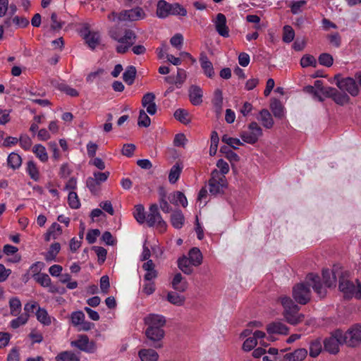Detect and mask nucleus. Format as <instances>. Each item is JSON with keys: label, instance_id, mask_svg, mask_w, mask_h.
I'll return each mask as SVG.
<instances>
[{"label": "nucleus", "instance_id": "f257e3e1", "mask_svg": "<svg viewBox=\"0 0 361 361\" xmlns=\"http://www.w3.org/2000/svg\"><path fill=\"white\" fill-rule=\"evenodd\" d=\"M109 36L115 41L121 43L116 47L118 54H125L135 43L137 36L130 29L123 28L119 25L112 27L109 31Z\"/></svg>", "mask_w": 361, "mask_h": 361}, {"label": "nucleus", "instance_id": "f03ea898", "mask_svg": "<svg viewBox=\"0 0 361 361\" xmlns=\"http://www.w3.org/2000/svg\"><path fill=\"white\" fill-rule=\"evenodd\" d=\"M338 288L345 298H361V283L356 279L353 281L347 271L342 270L338 280Z\"/></svg>", "mask_w": 361, "mask_h": 361}, {"label": "nucleus", "instance_id": "7ed1b4c3", "mask_svg": "<svg viewBox=\"0 0 361 361\" xmlns=\"http://www.w3.org/2000/svg\"><path fill=\"white\" fill-rule=\"evenodd\" d=\"M279 300L284 308L283 316L288 323L296 325L303 321L304 315L298 313L300 307L290 297L281 296Z\"/></svg>", "mask_w": 361, "mask_h": 361}, {"label": "nucleus", "instance_id": "20e7f679", "mask_svg": "<svg viewBox=\"0 0 361 361\" xmlns=\"http://www.w3.org/2000/svg\"><path fill=\"white\" fill-rule=\"evenodd\" d=\"M334 81L342 92H347L353 97H356L359 94L358 86L353 78H342L340 74H336L334 77Z\"/></svg>", "mask_w": 361, "mask_h": 361}, {"label": "nucleus", "instance_id": "39448f33", "mask_svg": "<svg viewBox=\"0 0 361 361\" xmlns=\"http://www.w3.org/2000/svg\"><path fill=\"white\" fill-rule=\"evenodd\" d=\"M146 222L149 227L156 226L161 232L166 230V223L163 220L156 204L150 206Z\"/></svg>", "mask_w": 361, "mask_h": 361}, {"label": "nucleus", "instance_id": "423d86ee", "mask_svg": "<svg viewBox=\"0 0 361 361\" xmlns=\"http://www.w3.org/2000/svg\"><path fill=\"white\" fill-rule=\"evenodd\" d=\"M293 297L295 302L300 305L307 304L311 298V291L308 283H300L295 285L292 291Z\"/></svg>", "mask_w": 361, "mask_h": 361}, {"label": "nucleus", "instance_id": "0eeeda50", "mask_svg": "<svg viewBox=\"0 0 361 361\" xmlns=\"http://www.w3.org/2000/svg\"><path fill=\"white\" fill-rule=\"evenodd\" d=\"M262 135V130L257 123L253 121L248 126V130L243 131L240 133L242 140L248 144L253 145L257 142Z\"/></svg>", "mask_w": 361, "mask_h": 361}, {"label": "nucleus", "instance_id": "6e6552de", "mask_svg": "<svg viewBox=\"0 0 361 361\" xmlns=\"http://www.w3.org/2000/svg\"><path fill=\"white\" fill-rule=\"evenodd\" d=\"M345 344L343 338V331H335L331 337L326 338L324 341V349L331 354H336L338 352L339 345Z\"/></svg>", "mask_w": 361, "mask_h": 361}, {"label": "nucleus", "instance_id": "1a4fd4ad", "mask_svg": "<svg viewBox=\"0 0 361 361\" xmlns=\"http://www.w3.org/2000/svg\"><path fill=\"white\" fill-rule=\"evenodd\" d=\"M343 338L345 344L350 347H355L361 343V324H356L343 332Z\"/></svg>", "mask_w": 361, "mask_h": 361}, {"label": "nucleus", "instance_id": "9d476101", "mask_svg": "<svg viewBox=\"0 0 361 361\" xmlns=\"http://www.w3.org/2000/svg\"><path fill=\"white\" fill-rule=\"evenodd\" d=\"M145 336L148 341H151L152 343H145L147 345H151L156 348L161 347V341L164 337V331L163 329L159 328H147L145 330Z\"/></svg>", "mask_w": 361, "mask_h": 361}, {"label": "nucleus", "instance_id": "9b49d317", "mask_svg": "<svg viewBox=\"0 0 361 361\" xmlns=\"http://www.w3.org/2000/svg\"><path fill=\"white\" fill-rule=\"evenodd\" d=\"M225 186V177L221 176L217 170L212 173V178L209 180V190L211 194L217 195L223 192Z\"/></svg>", "mask_w": 361, "mask_h": 361}, {"label": "nucleus", "instance_id": "f8f14e48", "mask_svg": "<svg viewBox=\"0 0 361 361\" xmlns=\"http://www.w3.org/2000/svg\"><path fill=\"white\" fill-rule=\"evenodd\" d=\"M145 13L140 7H136L130 10H125L119 13L118 20L119 21H135L143 19L145 17Z\"/></svg>", "mask_w": 361, "mask_h": 361}, {"label": "nucleus", "instance_id": "ddd939ff", "mask_svg": "<svg viewBox=\"0 0 361 361\" xmlns=\"http://www.w3.org/2000/svg\"><path fill=\"white\" fill-rule=\"evenodd\" d=\"M306 283H308V286H312L314 292L321 298H324L326 295V289L321 281L320 277L314 274L310 273L306 276Z\"/></svg>", "mask_w": 361, "mask_h": 361}, {"label": "nucleus", "instance_id": "4468645a", "mask_svg": "<svg viewBox=\"0 0 361 361\" xmlns=\"http://www.w3.org/2000/svg\"><path fill=\"white\" fill-rule=\"evenodd\" d=\"M342 269L334 266L331 271L325 269L322 271V278L326 287L331 288L336 286V279H339L340 273L342 272Z\"/></svg>", "mask_w": 361, "mask_h": 361}, {"label": "nucleus", "instance_id": "2eb2a0df", "mask_svg": "<svg viewBox=\"0 0 361 361\" xmlns=\"http://www.w3.org/2000/svg\"><path fill=\"white\" fill-rule=\"evenodd\" d=\"M328 92H326V97L331 98L337 104L343 106L350 102L349 96L344 92H339L334 87L328 89Z\"/></svg>", "mask_w": 361, "mask_h": 361}, {"label": "nucleus", "instance_id": "dca6fc26", "mask_svg": "<svg viewBox=\"0 0 361 361\" xmlns=\"http://www.w3.org/2000/svg\"><path fill=\"white\" fill-rule=\"evenodd\" d=\"M71 345L87 353L94 352L95 348L92 342H90L86 335H80L76 341L71 342Z\"/></svg>", "mask_w": 361, "mask_h": 361}, {"label": "nucleus", "instance_id": "f3484780", "mask_svg": "<svg viewBox=\"0 0 361 361\" xmlns=\"http://www.w3.org/2000/svg\"><path fill=\"white\" fill-rule=\"evenodd\" d=\"M215 28L218 34L224 37L229 36V29L226 25V18L223 13H218L214 20Z\"/></svg>", "mask_w": 361, "mask_h": 361}, {"label": "nucleus", "instance_id": "a211bd4d", "mask_svg": "<svg viewBox=\"0 0 361 361\" xmlns=\"http://www.w3.org/2000/svg\"><path fill=\"white\" fill-rule=\"evenodd\" d=\"M155 94L152 92L145 94L142 99V105L146 108L147 111L150 115H154L157 113V105L155 104Z\"/></svg>", "mask_w": 361, "mask_h": 361}, {"label": "nucleus", "instance_id": "6ab92c4d", "mask_svg": "<svg viewBox=\"0 0 361 361\" xmlns=\"http://www.w3.org/2000/svg\"><path fill=\"white\" fill-rule=\"evenodd\" d=\"M145 322L148 326V328L163 329L166 324V319L161 315L152 314L145 317Z\"/></svg>", "mask_w": 361, "mask_h": 361}, {"label": "nucleus", "instance_id": "aec40b11", "mask_svg": "<svg viewBox=\"0 0 361 361\" xmlns=\"http://www.w3.org/2000/svg\"><path fill=\"white\" fill-rule=\"evenodd\" d=\"M267 331L269 334H288V328L281 322H276L269 324L267 326Z\"/></svg>", "mask_w": 361, "mask_h": 361}, {"label": "nucleus", "instance_id": "412c9836", "mask_svg": "<svg viewBox=\"0 0 361 361\" xmlns=\"http://www.w3.org/2000/svg\"><path fill=\"white\" fill-rule=\"evenodd\" d=\"M189 97L191 103L197 106L202 102V89L196 85H192L189 90Z\"/></svg>", "mask_w": 361, "mask_h": 361}, {"label": "nucleus", "instance_id": "4be33fe9", "mask_svg": "<svg viewBox=\"0 0 361 361\" xmlns=\"http://www.w3.org/2000/svg\"><path fill=\"white\" fill-rule=\"evenodd\" d=\"M142 269L146 271L144 279L146 281H150L157 277V271L152 260L149 259L142 264Z\"/></svg>", "mask_w": 361, "mask_h": 361}, {"label": "nucleus", "instance_id": "5701e85b", "mask_svg": "<svg viewBox=\"0 0 361 361\" xmlns=\"http://www.w3.org/2000/svg\"><path fill=\"white\" fill-rule=\"evenodd\" d=\"M200 62L204 73L209 78L214 77V71L213 65L205 54H201Z\"/></svg>", "mask_w": 361, "mask_h": 361}, {"label": "nucleus", "instance_id": "b1692460", "mask_svg": "<svg viewBox=\"0 0 361 361\" xmlns=\"http://www.w3.org/2000/svg\"><path fill=\"white\" fill-rule=\"evenodd\" d=\"M188 259L191 265L198 267L202 263L203 257L197 247H192L188 252Z\"/></svg>", "mask_w": 361, "mask_h": 361}, {"label": "nucleus", "instance_id": "393cba45", "mask_svg": "<svg viewBox=\"0 0 361 361\" xmlns=\"http://www.w3.org/2000/svg\"><path fill=\"white\" fill-rule=\"evenodd\" d=\"M185 222V217L183 212L180 209H176L173 212L171 215V225L176 229H180L183 227Z\"/></svg>", "mask_w": 361, "mask_h": 361}, {"label": "nucleus", "instance_id": "a878e982", "mask_svg": "<svg viewBox=\"0 0 361 361\" xmlns=\"http://www.w3.org/2000/svg\"><path fill=\"white\" fill-rule=\"evenodd\" d=\"M171 4L164 0H160L157 3V16L160 18H165L170 15Z\"/></svg>", "mask_w": 361, "mask_h": 361}, {"label": "nucleus", "instance_id": "bb28decb", "mask_svg": "<svg viewBox=\"0 0 361 361\" xmlns=\"http://www.w3.org/2000/svg\"><path fill=\"white\" fill-rule=\"evenodd\" d=\"M138 355L142 361H157L159 358L158 353L153 349H141Z\"/></svg>", "mask_w": 361, "mask_h": 361}, {"label": "nucleus", "instance_id": "cd10ccee", "mask_svg": "<svg viewBox=\"0 0 361 361\" xmlns=\"http://www.w3.org/2000/svg\"><path fill=\"white\" fill-rule=\"evenodd\" d=\"M170 202L174 205L181 204L183 207L188 205V200L185 195L180 191H176L169 197Z\"/></svg>", "mask_w": 361, "mask_h": 361}, {"label": "nucleus", "instance_id": "c85d7f7f", "mask_svg": "<svg viewBox=\"0 0 361 361\" xmlns=\"http://www.w3.org/2000/svg\"><path fill=\"white\" fill-rule=\"evenodd\" d=\"M307 354V352L305 348H299L293 353L286 354L284 358L288 361H302Z\"/></svg>", "mask_w": 361, "mask_h": 361}, {"label": "nucleus", "instance_id": "c756f323", "mask_svg": "<svg viewBox=\"0 0 361 361\" xmlns=\"http://www.w3.org/2000/svg\"><path fill=\"white\" fill-rule=\"evenodd\" d=\"M172 287L178 292H184L188 288V282L186 281H183L181 274L178 273L173 277Z\"/></svg>", "mask_w": 361, "mask_h": 361}, {"label": "nucleus", "instance_id": "7c9ffc66", "mask_svg": "<svg viewBox=\"0 0 361 361\" xmlns=\"http://www.w3.org/2000/svg\"><path fill=\"white\" fill-rule=\"evenodd\" d=\"M257 118L262 122V125L266 128L269 129L272 128L274 125V121L271 114L267 109H264L261 110L259 112V117Z\"/></svg>", "mask_w": 361, "mask_h": 361}, {"label": "nucleus", "instance_id": "2f4dec72", "mask_svg": "<svg viewBox=\"0 0 361 361\" xmlns=\"http://www.w3.org/2000/svg\"><path fill=\"white\" fill-rule=\"evenodd\" d=\"M137 74L136 68L134 66H128L123 74V80L129 85L133 84Z\"/></svg>", "mask_w": 361, "mask_h": 361}, {"label": "nucleus", "instance_id": "473e14b6", "mask_svg": "<svg viewBox=\"0 0 361 361\" xmlns=\"http://www.w3.org/2000/svg\"><path fill=\"white\" fill-rule=\"evenodd\" d=\"M37 319L42 324L49 326L51 323V318L44 308L38 307L36 312Z\"/></svg>", "mask_w": 361, "mask_h": 361}, {"label": "nucleus", "instance_id": "72a5a7b5", "mask_svg": "<svg viewBox=\"0 0 361 361\" xmlns=\"http://www.w3.org/2000/svg\"><path fill=\"white\" fill-rule=\"evenodd\" d=\"M270 108L276 118H281L283 116V107L279 100L271 99Z\"/></svg>", "mask_w": 361, "mask_h": 361}, {"label": "nucleus", "instance_id": "f704fd0d", "mask_svg": "<svg viewBox=\"0 0 361 361\" xmlns=\"http://www.w3.org/2000/svg\"><path fill=\"white\" fill-rule=\"evenodd\" d=\"M189 259L183 256L178 260V268L185 274H191L193 271L192 267L190 266Z\"/></svg>", "mask_w": 361, "mask_h": 361}, {"label": "nucleus", "instance_id": "c9c22d12", "mask_svg": "<svg viewBox=\"0 0 361 361\" xmlns=\"http://www.w3.org/2000/svg\"><path fill=\"white\" fill-rule=\"evenodd\" d=\"M167 300L176 306H182L185 301V298L176 292H169L167 295Z\"/></svg>", "mask_w": 361, "mask_h": 361}, {"label": "nucleus", "instance_id": "e433bc0d", "mask_svg": "<svg viewBox=\"0 0 361 361\" xmlns=\"http://www.w3.org/2000/svg\"><path fill=\"white\" fill-rule=\"evenodd\" d=\"M21 302L18 298L13 297L9 300V307L12 316L18 315L21 311Z\"/></svg>", "mask_w": 361, "mask_h": 361}, {"label": "nucleus", "instance_id": "4c0bfd02", "mask_svg": "<svg viewBox=\"0 0 361 361\" xmlns=\"http://www.w3.org/2000/svg\"><path fill=\"white\" fill-rule=\"evenodd\" d=\"M183 167L178 163L173 165L169 172V180L171 183H175L178 180Z\"/></svg>", "mask_w": 361, "mask_h": 361}, {"label": "nucleus", "instance_id": "58836bf2", "mask_svg": "<svg viewBox=\"0 0 361 361\" xmlns=\"http://www.w3.org/2000/svg\"><path fill=\"white\" fill-rule=\"evenodd\" d=\"M133 215L139 224H144L147 220L145 208L142 204L135 205Z\"/></svg>", "mask_w": 361, "mask_h": 361}, {"label": "nucleus", "instance_id": "ea45409f", "mask_svg": "<svg viewBox=\"0 0 361 361\" xmlns=\"http://www.w3.org/2000/svg\"><path fill=\"white\" fill-rule=\"evenodd\" d=\"M60 250L61 245L59 243H54L51 244L49 251L45 255L46 261L49 262L54 260Z\"/></svg>", "mask_w": 361, "mask_h": 361}, {"label": "nucleus", "instance_id": "a19ab883", "mask_svg": "<svg viewBox=\"0 0 361 361\" xmlns=\"http://www.w3.org/2000/svg\"><path fill=\"white\" fill-rule=\"evenodd\" d=\"M85 40L87 46L93 50L100 44V35L98 32H93Z\"/></svg>", "mask_w": 361, "mask_h": 361}, {"label": "nucleus", "instance_id": "79ce46f5", "mask_svg": "<svg viewBox=\"0 0 361 361\" xmlns=\"http://www.w3.org/2000/svg\"><path fill=\"white\" fill-rule=\"evenodd\" d=\"M56 361H80L79 357L70 351L62 352L56 357Z\"/></svg>", "mask_w": 361, "mask_h": 361}, {"label": "nucleus", "instance_id": "37998d69", "mask_svg": "<svg viewBox=\"0 0 361 361\" xmlns=\"http://www.w3.org/2000/svg\"><path fill=\"white\" fill-rule=\"evenodd\" d=\"M8 165L13 169H18L22 163L21 157L19 154L15 152L11 153L8 157Z\"/></svg>", "mask_w": 361, "mask_h": 361}, {"label": "nucleus", "instance_id": "c03bdc74", "mask_svg": "<svg viewBox=\"0 0 361 361\" xmlns=\"http://www.w3.org/2000/svg\"><path fill=\"white\" fill-rule=\"evenodd\" d=\"M175 118L180 123L187 124L190 122L188 112L183 109H177L173 114Z\"/></svg>", "mask_w": 361, "mask_h": 361}, {"label": "nucleus", "instance_id": "a18cd8bd", "mask_svg": "<svg viewBox=\"0 0 361 361\" xmlns=\"http://www.w3.org/2000/svg\"><path fill=\"white\" fill-rule=\"evenodd\" d=\"M32 151L42 161L46 162L48 160V154L46 149L42 145H35L33 147Z\"/></svg>", "mask_w": 361, "mask_h": 361}, {"label": "nucleus", "instance_id": "49530a36", "mask_svg": "<svg viewBox=\"0 0 361 361\" xmlns=\"http://www.w3.org/2000/svg\"><path fill=\"white\" fill-rule=\"evenodd\" d=\"M27 171L29 173L30 178L35 181H37L39 178V171L37 168L36 164L33 161H29L27 164Z\"/></svg>", "mask_w": 361, "mask_h": 361}, {"label": "nucleus", "instance_id": "de8ad7c7", "mask_svg": "<svg viewBox=\"0 0 361 361\" xmlns=\"http://www.w3.org/2000/svg\"><path fill=\"white\" fill-rule=\"evenodd\" d=\"M29 317L30 315L27 314H21L17 318L11 322V326L13 329H17L19 326L25 324L27 322Z\"/></svg>", "mask_w": 361, "mask_h": 361}, {"label": "nucleus", "instance_id": "09e8293b", "mask_svg": "<svg viewBox=\"0 0 361 361\" xmlns=\"http://www.w3.org/2000/svg\"><path fill=\"white\" fill-rule=\"evenodd\" d=\"M317 64V63L316 59L310 54L304 55L300 59V65L303 68L308 66L316 67Z\"/></svg>", "mask_w": 361, "mask_h": 361}, {"label": "nucleus", "instance_id": "8fccbe9b", "mask_svg": "<svg viewBox=\"0 0 361 361\" xmlns=\"http://www.w3.org/2000/svg\"><path fill=\"white\" fill-rule=\"evenodd\" d=\"M212 103L217 110H219V111L221 110L222 105H223V95H222V91L221 90L216 89L214 91Z\"/></svg>", "mask_w": 361, "mask_h": 361}, {"label": "nucleus", "instance_id": "3c124183", "mask_svg": "<svg viewBox=\"0 0 361 361\" xmlns=\"http://www.w3.org/2000/svg\"><path fill=\"white\" fill-rule=\"evenodd\" d=\"M44 267V264L42 262H36L35 263L32 264L31 267H30L27 274H30L34 279L35 276L39 275L41 273V270Z\"/></svg>", "mask_w": 361, "mask_h": 361}, {"label": "nucleus", "instance_id": "603ef678", "mask_svg": "<svg viewBox=\"0 0 361 361\" xmlns=\"http://www.w3.org/2000/svg\"><path fill=\"white\" fill-rule=\"evenodd\" d=\"M318 61L321 65L326 67H331L334 63V58L328 53H323L319 55Z\"/></svg>", "mask_w": 361, "mask_h": 361}, {"label": "nucleus", "instance_id": "864d4df0", "mask_svg": "<svg viewBox=\"0 0 361 361\" xmlns=\"http://www.w3.org/2000/svg\"><path fill=\"white\" fill-rule=\"evenodd\" d=\"M221 140L235 149L238 148V145H243V142L239 139L228 137L227 135H223Z\"/></svg>", "mask_w": 361, "mask_h": 361}, {"label": "nucleus", "instance_id": "5fc2aeb1", "mask_svg": "<svg viewBox=\"0 0 361 361\" xmlns=\"http://www.w3.org/2000/svg\"><path fill=\"white\" fill-rule=\"evenodd\" d=\"M295 37V32L290 25H285L283 27V40L286 43L291 42Z\"/></svg>", "mask_w": 361, "mask_h": 361}, {"label": "nucleus", "instance_id": "6e6d98bb", "mask_svg": "<svg viewBox=\"0 0 361 361\" xmlns=\"http://www.w3.org/2000/svg\"><path fill=\"white\" fill-rule=\"evenodd\" d=\"M151 120L144 110H140L138 117L137 125L140 127L149 126Z\"/></svg>", "mask_w": 361, "mask_h": 361}, {"label": "nucleus", "instance_id": "4d7b16f0", "mask_svg": "<svg viewBox=\"0 0 361 361\" xmlns=\"http://www.w3.org/2000/svg\"><path fill=\"white\" fill-rule=\"evenodd\" d=\"M68 204L72 209H78L80 206V202L78 199V195L75 192H70L68 196Z\"/></svg>", "mask_w": 361, "mask_h": 361}, {"label": "nucleus", "instance_id": "13d9d810", "mask_svg": "<svg viewBox=\"0 0 361 361\" xmlns=\"http://www.w3.org/2000/svg\"><path fill=\"white\" fill-rule=\"evenodd\" d=\"M58 88L60 91L65 92L71 97H76L79 95L78 90L66 84L62 83L59 85Z\"/></svg>", "mask_w": 361, "mask_h": 361}, {"label": "nucleus", "instance_id": "bf43d9fd", "mask_svg": "<svg viewBox=\"0 0 361 361\" xmlns=\"http://www.w3.org/2000/svg\"><path fill=\"white\" fill-rule=\"evenodd\" d=\"M71 322H72L73 325L75 326H78L79 324L82 322H83L85 317L84 313L82 311H76V312H73L71 314Z\"/></svg>", "mask_w": 361, "mask_h": 361}, {"label": "nucleus", "instance_id": "052dcab7", "mask_svg": "<svg viewBox=\"0 0 361 361\" xmlns=\"http://www.w3.org/2000/svg\"><path fill=\"white\" fill-rule=\"evenodd\" d=\"M159 207L164 213H169L172 211L171 207L166 200L165 192L160 193Z\"/></svg>", "mask_w": 361, "mask_h": 361}, {"label": "nucleus", "instance_id": "680f3d73", "mask_svg": "<svg viewBox=\"0 0 361 361\" xmlns=\"http://www.w3.org/2000/svg\"><path fill=\"white\" fill-rule=\"evenodd\" d=\"M35 280L43 287H48L51 284V279L49 275L44 273L35 276Z\"/></svg>", "mask_w": 361, "mask_h": 361}, {"label": "nucleus", "instance_id": "e2e57ef3", "mask_svg": "<svg viewBox=\"0 0 361 361\" xmlns=\"http://www.w3.org/2000/svg\"><path fill=\"white\" fill-rule=\"evenodd\" d=\"M186 10L178 4H171L170 15H180L185 16Z\"/></svg>", "mask_w": 361, "mask_h": 361}, {"label": "nucleus", "instance_id": "0e129e2a", "mask_svg": "<svg viewBox=\"0 0 361 361\" xmlns=\"http://www.w3.org/2000/svg\"><path fill=\"white\" fill-rule=\"evenodd\" d=\"M92 250L96 252L99 263H103L106 257L107 251L105 248L99 246H94Z\"/></svg>", "mask_w": 361, "mask_h": 361}, {"label": "nucleus", "instance_id": "69168bd1", "mask_svg": "<svg viewBox=\"0 0 361 361\" xmlns=\"http://www.w3.org/2000/svg\"><path fill=\"white\" fill-rule=\"evenodd\" d=\"M183 42V37L180 33L176 34L170 39L171 44L173 47L177 48L178 49H180L181 48Z\"/></svg>", "mask_w": 361, "mask_h": 361}, {"label": "nucleus", "instance_id": "338daca9", "mask_svg": "<svg viewBox=\"0 0 361 361\" xmlns=\"http://www.w3.org/2000/svg\"><path fill=\"white\" fill-rule=\"evenodd\" d=\"M257 342L255 340V338H247L243 344V350L245 351H250L257 345Z\"/></svg>", "mask_w": 361, "mask_h": 361}, {"label": "nucleus", "instance_id": "774afa93", "mask_svg": "<svg viewBox=\"0 0 361 361\" xmlns=\"http://www.w3.org/2000/svg\"><path fill=\"white\" fill-rule=\"evenodd\" d=\"M328 39L329 40L330 44L338 48L341 46V37L338 32H335L328 35Z\"/></svg>", "mask_w": 361, "mask_h": 361}]
</instances>
